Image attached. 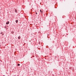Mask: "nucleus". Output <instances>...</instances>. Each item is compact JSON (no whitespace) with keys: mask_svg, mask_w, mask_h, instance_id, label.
Here are the masks:
<instances>
[{"mask_svg":"<svg viewBox=\"0 0 76 76\" xmlns=\"http://www.w3.org/2000/svg\"><path fill=\"white\" fill-rule=\"evenodd\" d=\"M9 22H7L6 23V24L7 25H8V24H9Z\"/></svg>","mask_w":76,"mask_h":76,"instance_id":"1","label":"nucleus"},{"mask_svg":"<svg viewBox=\"0 0 76 76\" xmlns=\"http://www.w3.org/2000/svg\"><path fill=\"white\" fill-rule=\"evenodd\" d=\"M18 39H20V36L18 37Z\"/></svg>","mask_w":76,"mask_h":76,"instance_id":"2","label":"nucleus"},{"mask_svg":"<svg viewBox=\"0 0 76 76\" xmlns=\"http://www.w3.org/2000/svg\"><path fill=\"white\" fill-rule=\"evenodd\" d=\"M16 23H17V22H18V20H16Z\"/></svg>","mask_w":76,"mask_h":76,"instance_id":"3","label":"nucleus"},{"mask_svg":"<svg viewBox=\"0 0 76 76\" xmlns=\"http://www.w3.org/2000/svg\"><path fill=\"white\" fill-rule=\"evenodd\" d=\"M18 66H20V64H18Z\"/></svg>","mask_w":76,"mask_h":76,"instance_id":"4","label":"nucleus"},{"mask_svg":"<svg viewBox=\"0 0 76 76\" xmlns=\"http://www.w3.org/2000/svg\"><path fill=\"white\" fill-rule=\"evenodd\" d=\"M41 13H42L43 12H42V11H41Z\"/></svg>","mask_w":76,"mask_h":76,"instance_id":"5","label":"nucleus"},{"mask_svg":"<svg viewBox=\"0 0 76 76\" xmlns=\"http://www.w3.org/2000/svg\"><path fill=\"white\" fill-rule=\"evenodd\" d=\"M42 11H41V10H40V12H41Z\"/></svg>","mask_w":76,"mask_h":76,"instance_id":"6","label":"nucleus"},{"mask_svg":"<svg viewBox=\"0 0 76 76\" xmlns=\"http://www.w3.org/2000/svg\"><path fill=\"white\" fill-rule=\"evenodd\" d=\"M36 15H37V13H36Z\"/></svg>","mask_w":76,"mask_h":76,"instance_id":"7","label":"nucleus"},{"mask_svg":"<svg viewBox=\"0 0 76 76\" xmlns=\"http://www.w3.org/2000/svg\"><path fill=\"white\" fill-rule=\"evenodd\" d=\"M1 34H2V33H1Z\"/></svg>","mask_w":76,"mask_h":76,"instance_id":"8","label":"nucleus"},{"mask_svg":"<svg viewBox=\"0 0 76 76\" xmlns=\"http://www.w3.org/2000/svg\"><path fill=\"white\" fill-rule=\"evenodd\" d=\"M15 11H16V10H15Z\"/></svg>","mask_w":76,"mask_h":76,"instance_id":"9","label":"nucleus"}]
</instances>
